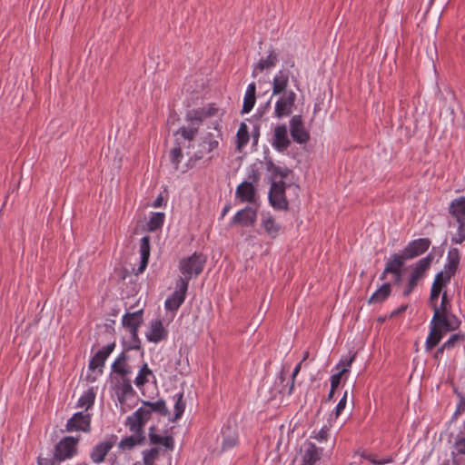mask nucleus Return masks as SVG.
Listing matches in <instances>:
<instances>
[{
	"label": "nucleus",
	"mask_w": 465,
	"mask_h": 465,
	"mask_svg": "<svg viewBox=\"0 0 465 465\" xmlns=\"http://www.w3.org/2000/svg\"><path fill=\"white\" fill-rule=\"evenodd\" d=\"M461 321L453 313L440 314L435 312L430 322V331L425 341V351L430 352L439 345L444 335L457 331Z\"/></svg>",
	"instance_id": "obj_1"
},
{
	"label": "nucleus",
	"mask_w": 465,
	"mask_h": 465,
	"mask_svg": "<svg viewBox=\"0 0 465 465\" xmlns=\"http://www.w3.org/2000/svg\"><path fill=\"white\" fill-rule=\"evenodd\" d=\"M214 129L217 134L206 133L198 143V149L189 158L186 165L188 168H193L196 162L203 159L208 155V161L211 162L214 158L213 152L219 148L220 142L223 139V134L219 127V124H214Z\"/></svg>",
	"instance_id": "obj_2"
},
{
	"label": "nucleus",
	"mask_w": 465,
	"mask_h": 465,
	"mask_svg": "<svg viewBox=\"0 0 465 465\" xmlns=\"http://www.w3.org/2000/svg\"><path fill=\"white\" fill-rule=\"evenodd\" d=\"M460 262V252L458 248L452 247L448 251L447 261L444 264L443 270L435 275L431 288L438 292H443L444 289L450 282L452 277L456 275L459 271Z\"/></svg>",
	"instance_id": "obj_3"
},
{
	"label": "nucleus",
	"mask_w": 465,
	"mask_h": 465,
	"mask_svg": "<svg viewBox=\"0 0 465 465\" xmlns=\"http://www.w3.org/2000/svg\"><path fill=\"white\" fill-rule=\"evenodd\" d=\"M206 257L202 252H194L192 255L184 257L179 262V271L182 276L177 280L186 282L189 286V282L193 277H197L202 273Z\"/></svg>",
	"instance_id": "obj_4"
},
{
	"label": "nucleus",
	"mask_w": 465,
	"mask_h": 465,
	"mask_svg": "<svg viewBox=\"0 0 465 465\" xmlns=\"http://www.w3.org/2000/svg\"><path fill=\"white\" fill-rule=\"evenodd\" d=\"M205 116L202 108L192 109L187 111L185 120L189 123V126H182L175 133L174 135L180 134L183 139L192 142L195 139L199 133V128L205 120Z\"/></svg>",
	"instance_id": "obj_5"
},
{
	"label": "nucleus",
	"mask_w": 465,
	"mask_h": 465,
	"mask_svg": "<svg viewBox=\"0 0 465 465\" xmlns=\"http://www.w3.org/2000/svg\"><path fill=\"white\" fill-rule=\"evenodd\" d=\"M287 186L283 181H273L271 183L268 200L270 205L276 211L289 210V201L285 193Z\"/></svg>",
	"instance_id": "obj_6"
},
{
	"label": "nucleus",
	"mask_w": 465,
	"mask_h": 465,
	"mask_svg": "<svg viewBox=\"0 0 465 465\" xmlns=\"http://www.w3.org/2000/svg\"><path fill=\"white\" fill-rule=\"evenodd\" d=\"M149 420V411H145V408L140 407L131 415L126 417L124 426L127 427L134 434L145 436L144 427Z\"/></svg>",
	"instance_id": "obj_7"
},
{
	"label": "nucleus",
	"mask_w": 465,
	"mask_h": 465,
	"mask_svg": "<svg viewBox=\"0 0 465 465\" xmlns=\"http://www.w3.org/2000/svg\"><path fill=\"white\" fill-rule=\"evenodd\" d=\"M117 440L118 437L115 434H110L104 440L96 443L90 452L91 460L96 464L104 462L110 450L116 444Z\"/></svg>",
	"instance_id": "obj_8"
},
{
	"label": "nucleus",
	"mask_w": 465,
	"mask_h": 465,
	"mask_svg": "<svg viewBox=\"0 0 465 465\" xmlns=\"http://www.w3.org/2000/svg\"><path fill=\"white\" fill-rule=\"evenodd\" d=\"M78 438L67 436L62 439L54 448V457L59 462L72 458L76 453Z\"/></svg>",
	"instance_id": "obj_9"
},
{
	"label": "nucleus",
	"mask_w": 465,
	"mask_h": 465,
	"mask_svg": "<svg viewBox=\"0 0 465 465\" xmlns=\"http://www.w3.org/2000/svg\"><path fill=\"white\" fill-rule=\"evenodd\" d=\"M175 288V291L164 302L165 309L170 312H176L181 307L188 291L186 282L182 280H176Z\"/></svg>",
	"instance_id": "obj_10"
},
{
	"label": "nucleus",
	"mask_w": 465,
	"mask_h": 465,
	"mask_svg": "<svg viewBox=\"0 0 465 465\" xmlns=\"http://www.w3.org/2000/svg\"><path fill=\"white\" fill-rule=\"evenodd\" d=\"M295 101L296 94L292 90L285 92L275 103L274 116L279 119L289 116L292 113Z\"/></svg>",
	"instance_id": "obj_11"
},
{
	"label": "nucleus",
	"mask_w": 465,
	"mask_h": 465,
	"mask_svg": "<svg viewBox=\"0 0 465 465\" xmlns=\"http://www.w3.org/2000/svg\"><path fill=\"white\" fill-rule=\"evenodd\" d=\"M290 132L293 141L299 144L307 143L310 141V133L304 127L301 114H294L291 118Z\"/></svg>",
	"instance_id": "obj_12"
},
{
	"label": "nucleus",
	"mask_w": 465,
	"mask_h": 465,
	"mask_svg": "<svg viewBox=\"0 0 465 465\" xmlns=\"http://www.w3.org/2000/svg\"><path fill=\"white\" fill-rule=\"evenodd\" d=\"M430 244L431 242L429 238H418L409 242L401 252L407 260L410 261L425 253Z\"/></svg>",
	"instance_id": "obj_13"
},
{
	"label": "nucleus",
	"mask_w": 465,
	"mask_h": 465,
	"mask_svg": "<svg viewBox=\"0 0 465 465\" xmlns=\"http://www.w3.org/2000/svg\"><path fill=\"white\" fill-rule=\"evenodd\" d=\"M65 429L67 431H84L91 430V416L82 411L75 412L66 422Z\"/></svg>",
	"instance_id": "obj_14"
},
{
	"label": "nucleus",
	"mask_w": 465,
	"mask_h": 465,
	"mask_svg": "<svg viewBox=\"0 0 465 465\" xmlns=\"http://www.w3.org/2000/svg\"><path fill=\"white\" fill-rule=\"evenodd\" d=\"M115 342H111L99 350L90 360L88 369L92 371H98V374H102L106 359L114 351Z\"/></svg>",
	"instance_id": "obj_15"
},
{
	"label": "nucleus",
	"mask_w": 465,
	"mask_h": 465,
	"mask_svg": "<svg viewBox=\"0 0 465 465\" xmlns=\"http://www.w3.org/2000/svg\"><path fill=\"white\" fill-rule=\"evenodd\" d=\"M257 220V209L245 206L238 211L231 221V225L239 224L242 227L253 226Z\"/></svg>",
	"instance_id": "obj_16"
},
{
	"label": "nucleus",
	"mask_w": 465,
	"mask_h": 465,
	"mask_svg": "<svg viewBox=\"0 0 465 465\" xmlns=\"http://www.w3.org/2000/svg\"><path fill=\"white\" fill-rule=\"evenodd\" d=\"M407 261V258L404 256L401 251L392 253L385 263V267L380 275V280H385L387 275L391 272L402 271V268Z\"/></svg>",
	"instance_id": "obj_17"
},
{
	"label": "nucleus",
	"mask_w": 465,
	"mask_h": 465,
	"mask_svg": "<svg viewBox=\"0 0 465 465\" xmlns=\"http://www.w3.org/2000/svg\"><path fill=\"white\" fill-rule=\"evenodd\" d=\"M322 449L317 447L313 442L306 441L302 451L300 465H315L322 458Z\"/></svg>",
	"instance_id": "obj_18"
},
{
	"label": "nucleus",
	"mask_w": 465,
	"mask_h": 465,
	"mask_svg": "<svg viewBox=\"0 0 465 465\" xmlns=\"http://www.w3.org/2000/svg\"><path fill=\"white\" fill-rule=\"evenodd\" d=\"M272 147L278 152H284L291 145V140L288 137V131L285 124H279L274 128L272 141Z\"/></svg>",
	"instance_id": "obj_19"
},
{
	"label": "nucleus",
	"mask_w": 465,
	"mask_h": 465,
	"mask_svg": "<svg viewBox=\"0 0 465 465\" xmlns=\"http://www.w3.org/2000/svg\"><path fill=\"white\" fill-rule=\"evenodd\" d=\"M130 356L127 350H123L122 352L116 357L112 363L111 369L115 376L125 377L130 376L132 373V367L128 363Z\"/></svg>",
	"instance_id": "obj_20"
},
{
	"label": "nucleus",
	"mask_w": 465,
	"mask_h": 465,
	"mask_svg": "<svg viewBox=\"0 0 465 465\" xmlns=\"http://www.w3.org/2000/svg\"><path fill=\"white\" fill-rule=\"evenodd\" d=\"M115 390L120 403L125 402L126 398L135 395L136 392L132 386V381L129 376H115Z\"/></svg>",
	"instance_id": "obj_21"
},
{
	"label": "nucleus",
	"mask_w": 465,
	"mask_h": 465,
	"mask_svg": "<svg viewBox=\"0 0 465 465\" xmlns=\"http://www.w3.org/2000/svg\"><path fill=\"white\" fill-rule=\"evenodd\" d=\"M168 331L163 327V322L160 319L152 321L150 322L149 331L146 332V339L153 343H158L161 341L166 340Z\"/></svg>",
	"instance_id": "obj_22"
},
{
	"label": "nucleus",
	"mask_w": 465,
	"mask_h": 465,
	"mask_svg": "<svg viewBox=\"0 0 465 465\" xmlns=\"http://www.w3.org/2000/svg\"><path fill=\"white\" fill-rule=\"evenodd\" d=\"M261 227L271 240H275L280 235L282 229V225L277 223L275 218L269 213L262 215Z\"/></svg>",
	"instance_id": "obj_23"
},
{
	"label": "nucleus",
	"mask_w": 465,
	"mask_h": 465,
	"mask_svg": "<svg viewBox=\"0 0 465 465\" xmlns=\"http://www.w3.org/2000/svg\"><path fill=\"white\" fill-rule=\"evenodd\" d=\"M235 197L240 203H252L256 200V188L252 183L243 181L236 187Z\"/></svg>",
	"instance_id": "obj_24"
},
{
	"label": "nucleus",
	"mask_w": 465,
	"mask_h": 465,
	"mask_svg": "<svg viewBox=\"0 0 465 465\" xmlns=\"http://www.w3.org/2000/svg\"><path fill=\"white\" fill-rule=\"evenodd\" d=\"M148 437L150 443L155 446H163L167 450L173 451L174 449V439L172 435L162 436L156 433L154 425L149 428Z\"/></svg>",
	"instance_id": "obj_25"
},
{
	"label": "nucleus",
	"mask_w": 465,
	"mask_h": 465,
	"mask_svg": "<svg viewBox=\"0 0 465 465\" xmlns=\"http://www.w3.org/2000/svg\"><path fill=\"white\" fill-rule=\"evenodd\" d=\"M140 255L141 261L138 268L135 270V274H141L146 269L151 253V237L149 235H145L142 237L140 240Z\"/></svg>",
	"instance_id": "obj_26"
},
{
	"label": "nucleus",
	"mask_w": 465,
	"mask_h": 465,
	"mask_svg": "<svg viewBox=\"0 0 465 465\" xmlns=\"http://www.w3.org/2000/svg\"><path fill=\"white\" fill-rule=\"evenodd\" d=\"M143 322V310H138L134 312H126L122 318V324L129 331L139 330Z\"/></svg>",
	"instance_id": "obj_27"
},
{
	"label": "nucleus",
	"mask_w": 465,
	"mask_h": 465,
	"mask_svg": "<svg viewBox=\"0 0 465 465\" xmlns=\"http://www.w3.org/2000/svg\"><path fill=\"white\" fill-rule=\"evenodd\" d=\"M434 260L432 252H429L425 257L420 259L413 264L411 274L421 280L425 277L426 272L430 270Z\"/></svg>",
	"instance_id": "obj_28"
},
{
	"label": "nucleus",
	"mask_w": 465,
	"mask_h": 465,
	"mask_svg": "<svg viewBox=\"0 0 465 465\" xmlns=\"http://www.w3.org/2000/svg\"><path fill=\"white\" fill-rule=\"evenodd\" d=\"M450 215L457 222H465V196L453 199L448 208Z\"/></svg>",
	"instance_id": "obj_29"
},
{
	"label": "nucleus",
	"mask_w": 465,
	"mask_h": 465,
	"mask_svg": "<svg viewBox=\"0 0 465 465\" xmlns=\"http://www.w3.org/2000/svg\"><path fill=\"white\" fill-rule=\"evenodd\" d=\"M289 84V73L284 70H280L272 80V94H284Z\"/></svg>",
	"instance_id": "obj_30"
},
{
	"label": "nucleus",
	"mask_w": 465,
	"mask_h": 465,
	"mask_svg": "<svg viewBox=\"0 0 465 465\" xmlns=\"http://www.w3.org/2000/svg\"><path fill=\"white\" fill-rule=\"evenodd\" d=\"M277 61V54L273 50L270 51L266 58L260 59L253 66L252 76L255 78L258 74L262 72L264 69L274 67Z\"/></svg>",
	"instance_id": "obj_31"
},
{
	"label": "nucleus",
	"mask_w": 465,
	"mask_h": 465,
	"mask_svg": "<svg viewBox=\"0 0 465 465\" xmlns=\"http://www.w3.org/2000/svg\"><path fill=\"white\" fill-rule=\"evenodd\" d=\"M391 283L384 282L380 288H378L369 298V304H380L384 302L391 294Z\"/></svg>",
	"instance_id": "obj_32"
},
{
	"label": "nucleus",
	"mask_w": 465,
	"mask_h": 465,
	"mask_svg": "<svg viewBox=\"0 0 465 465\" xmlns=\"http://www.w3.org/2000/svg\"><path fill=\"white\" fill-rule=\"evenodd\" d=\"M142 407L145 408V411H149L150 419L152 418L153 412H156L161 416H167L169 414V410L163 399H159L157 401L154 402L149 401H143Z\"/></svg>",
	"instance_id": "obj_33"
},
{
	"label": "nucleus",
	"mask_w": 465,
	"mask_h": 465,
	"mask_svg": "<svg viewBox=\"0 0 465 465\" xmlns=\"http://www.w3.org/2000/svg\"><path fill=\"white\" fill-rule=\"evenodd\" d=\"M223 442L222 450L225 451L237 446L239 442V436L235 430H232L230 426L223 429Z\"/></svg>",
	"instance_id": "obj_34"
},
{
	"label": "nucleus",
	"mask_w": 465,
	"mask_h": 465,
	"mask_svg": "<svg viewBox=\"0 0 465 465\" xmlns=\"http://www.w3.org/2000/svg\"><path fill=\"white\" fill-rule=\"evenodd\" d=\"M145 442V436H139L137 434L132 433V435L125 436L118 443V448L120 450H131L135 446L143 445Z\"/></svg>",
	"instance_id": "obj_35"
},
{
	"label": "nucleus",
	"mask_w": 465,
	"mask_h": 465,
	"mask_svg": "<svg viewBox=\"0 0 465 465\" xmlns=\"http://www.w3.org/2000/svg\"><path fill=\"white\" fill-rule=\"evenodd\" d=\"M255 94H256V84L254 82H252L248 84L246 92H245V95L243 98L242 109V114H248L252 110V108L255 104V101H256Z\"/></svg>",
	"instance_id": "obj_36"
},
{
	"label": "nucleus",
	"mask_w": 465,
	"mask_h": 465,
	"mask_svg": "<svg viewBox=\"0 0 465 465\" xmlns=\"http://www.w3.org/2000/svg\"><path fill=\"white\" fill-rule=\"evenodd\" d=\"M266 170L271 173L272 182L276 181L277 177L282 179L287 178L292 173V170L287 166L281 167L276 165L272 159H267L265 162Z\"/></svg>",
	"instance_id": "obj_37"
},
{
	"label": "nucleus",
	"mask_w": 465,
	"mask_h": 465,
	"mask_svg": "<svg viewBox=\"0 0 465 465\" xmlns=\"http://www.w3.org/2000/svg\"><path fill=\"white\" fill-rule=\"evenodd\" d=\"M150 378H153L155 381V376L153 371L149 368L148 364L144 362L141 366L138 374L134 379V384L137 388L141 389L149 382Z\"/></svg>",
	"instance_id": "obj_38"
},
{
	"label": "nucleus",
	"mask_w": 465,
	"mask_h": 465,
	"mask_svg": "<svg viewBox=\"0 0 465 465\" xmlns=\"http://www.w3.org/2000/svg\"><path fill=\"white\" fill-rule=\"evenodd\" d=\"M165 221V214L162 212L152 213L149 221L146 223L148 232H155L161 229Z\"/></svg>",
	"instance_id": "obj_39"
},
{
	"label": "nucleus",
	"mask_w": 465,
	"mask_h": 465,
	"mask_svg": "<svg viewBox=\"0 0 465 465\" xmlns=\"http://www.w3.org/2000/svg\"><path fill=\"white\" fill-rule=\"evenodd\" d=\"M250 140L249 128L245 123H241L236 134V148L241 151Z\"/></svg>",
	"instance_id": "obj_40"
},
{
	"label": "nucleus",
	"mask_w": 465,
	"mask_h": 465,
	"mask_svg": "<svg viewBox=\"0 0 465 465\" xmlns=\"http://www.w3.org/2000/svg\"><path fill=\"white\" fill-rule=\"evenodd\" d=\"M95 401V391L94 388H89L84 391L78 400L77 406L84 408L85 410L91 409Z\"/></svg>",
	"instance_id": "obj_41"
},
{
	"label": "nucleus",
	"mask_w": 465,
	"mask_h": 465,
	"mask_svg": "<svg viewBox=\"0 0 465 465\" xmlns=\"http://www.w3.org/2000/svg\"><path fill=\"white\" fill-rule=\"evenodd\" d=\"M183 157L181 143L178 140H175L174 146L171 149L169 153V158L171 163L173 165L175 171L179 169V165Z\"/></svg>",
	"instance_id": "obj_42"
},
{
	"label": "nucleus",
	"mask_w": 465,
	"mask_h": 465,
	"mask_svg": "<svg viewBox=\"0 0 465 465\" xmlns=\"http://www.w3.org/2000/svg\"><path fill=\"white\" fill-rule=\"evenodd\" d=\"M451 309L452 305L450 298L449 297L447 292L444 291L441 294L440 303H437L432 309L433 313H435V312H437L438 310V312H440V314H450L452 313Z\"/></svg>",
	"instance_id": "obj_43"
},
{
	"label": "nucleus",
	"mask_w": 465,
	"mask_h": 465,
	"mask_svg": "<svg viewBox=\"0 0 465 465\" xmlns=\"http://www.w3.org/2000/svg\"><path fill=\"white\" fill-rule=\"evenodd\" d=\"M174 401V416L172 419L173 421L179 420L184 412L185 401L183 400V392H178L173 396Z\"/></svg>",
	"instance_id": "obj_44"
},
{
	"label": "nucleus",
	"mask_w": 465,
	"mask_h": 465,
	"mask_svg": "<svg viewBox=\"0 0 465 465\" xmlns=\"http://www.w3.org/2000/svg\"><path fill=\"white\" fill-rule=\"evenodd\" d=\"M465 341V334L462 332H456L450 335V337L443 342V348L447 351H451L456 347L460 346Z\"/></svg>",
	"instance_id": "obj_45"
},
{
	"label": "nucleus",
	"mask_w": 465,
	"mask_h": 465,
	"mask_svg": "<svg viewBox=\"0 0 465 465\" xmlns=\"http://www.w3.org/2000/svg\"><path fill=\"white\" fill-rule=\"evenodd\" d=\"M454 449L456 450V454L465 455V420L463 421L462 429L459 431L456 437Z\"/></svg>",
	"instance_id": "obj_46"
},
{
	"label": "nucleus",
	"mask_w": 465,
	"mask_h": 465,
	"mask_svg": "<svg viewBox=\"0 0 465 465\" xmlns=\"http://www.w3.org/2000/svg\"><path fill=\"white\" fill-rule=\"evenodd\" d=\"M355 358H356V352H353L350 356H346V357L342 356L341 358V360L339 361V362L337 363L335 368L338 370V371L340 370H345L346 375H348L351 371V364L353 363V361H355Z\"/></svg>",
	"instance_id": "obj_47"
},
{
	"label": "nucleus",
	"mask_w": 465,
	"mask_h": 465,
	"mask_svg": "<svg viewBox=\"0 0 465 465\" xmlns=\"http://www.w3.org/2000/svg\"><path fill=\"white\" fill-rule=\"evenodd\" d=\"M159 456V449L153 447L143 451V465H155V460Z\"/></svg>",
	"instance_id": "obj_48"
},
{
	"label": "nucleus",
	"mask_w": 465,
	"mask_h": 465,
	"mask_svg": "<svg viewBox=\"0 0 465 465\" xmlns=\"http://www.w3.org/2000/svg\"><path fill=\"white\" fill-rule=\"evenodd\" d=\"M138 331L139 330L129 331L131 335V343L128 345L124 344V350H127V351H129L131 350L138 351L141 349V340L138 336Z\"/></svg>",
	"instance_id": "obj_49"
},
{
	"label": "nucleus",
	"mask_w": 465,
	"mask_h": 465,
	"mask_svg": "<svg viewBox=\"0 0 465 465\" xmlns=\"http://www.w3.org/2000/svg\"><path fill=\"white\" fill-rule=\"evenodd\" d=\"M458 228L456 234L451 238V242L460 244L465 241V222L457 223Z\"/></svg>",
	"instance_id": "obj_50"
},
{
	"label": "nucleus",
	"mask_w": 465,
	"mask_h": 465,
	"mask_svg": "<svg viewBox=\"0 0 465 465\" xmlns=\"http://www.w3.org/2000/svg\"><path fill=\"white\" fill-rule=\"evenodd\" d=\"M342 378H344V381L347 380L346 371L345 370H340L337 373L332 374L330 378L331 381V387L332 390H336L340 383L341 382Z\"/></svg>",
	"instance_id": "obj_51"
},
{
	"label": "nucleus",
	"mask_w": 465,
	"mask_h": 465,
	"mask_svg": "<svg viewBox=\"0 0 465 465\" xmlns=\"http://www.w3.org/2000/svg\"><path fill=\"white\" fill-rule=\"evenodd\" d=\"M248 182L253 183H257L261 179V173L259 169L255 163L250 165L247 173Z\"/></svg>",
	"instance_id": "obj_52"
},
{
	"label": "nucleus",
	"mask_w": 465,
	"mask_h": 465,
	"mask_svg": "<svg viewBox=\"0 0 465 465\" xmlns=\"http://www.w3.org/2000/svg\"><path fill=\"white\" fill-rule=\"evenodd\" d=\"M201 108L206 119L214 116L219 111L218 107L213 103L209 104H207V106Z\"/></svg>",
	"instance_id": "obj_53"
},
{
	"label": "nucleus",
	"mask_w": 465,
	"mask_h": 465,
	"mask_svg": "<svg viewBox=\"0 0 465 465\" xmlns=\"http://www.w3.org/2000/svg\"><path fill=\"white\" fill-rule=\"evenodd\" d=\"M347 395H348V392L347 391H344L343 393V396L341 397V399L339 401L335 410H334V414H335V417H339L341 412L343 411V410L345 409L346 407V404H347Z\"/></svg>",
	"instance_id": "obj_54"
},
{
	"label": "nucleus",
	"mask_w": 465,
	"mask_h": 465,
	"mask_svg": "<svg viewBox=\"0 0 465 465\" xmlns=\"http://www.w3.org/2000/svg\"><path fill=\"white\" fill-rule=\"evenodd\" d=\"M330 428L324 425L315 435L314 438L320 442L326 441L329 438Z\"/></svg>",
	"instance_id": "obj_55"
},
{
	"label": "nucleus",
	"mask_w": 465,
	"mask_h": 465,
	"mask_svg": "<svg viewBox=\"0 0 465 465\" xmlns=\"http://www.w3.org/2000/svg\"><path fill=\"white\" fill-rule=\"evenodd\" d=\"M301 369H302V362H299L294 367V369L292 371V382H291V385H290L289 390H288V394L289 395H291L292 393V391H293L295 378L299 374Z\"/></svg>",
	"instance_id": "obj_56"
},
{
	"label": "nucleus",
	"mask_w": 465,
	"mask_h": 465,
	"mask_svg": "<svg viewBox=\"0 0 465 465\" xmlns=\"http://www.w3.org/2000/svg\"><path fill=\"white\" fill-rule=\"evenodd\" d=\"M440 294H442L440 292H438L437 290L430 288L429 303H430V306L431 307V309H433L434 306L438 303V299Z\"/></svg>",
	"instance_id": "obj_57"
},
{
	"label": "nucleus",
	"mask_w": 465,
	"mask_h": 465,
	"mask_svg": "<svg viewBox=\"0 0 465 465\" xmlns=\"http://www.w3.org/2000/svg\"><path fill=\"white\" fill-rule=\"evenodd\" d=\"M59 461L55 460V457L54 456L53 459H43L38 458L37 459V465H56Z\"/></svg>",
	"instance_id": "obj_58"
},
{
	"label": "nucleus",
	"mask_w": 465,
	"mask_h": 465,
	"mask_svg": "<svg viewBox=\"0 0 465 465\" xmlns=\"http://www.w3.org/2000/svg\"><path fill=\"white\" fill-rule=\"evenodd\" d=\"M364 458L366 460H370L372 464H375V465H383V464L391 463L392 461L391 459L375 460L371 456H364Z\"/></svg>",
	"instance_id": "obj_59"
},
{
	"label": "nucleus",
	"mask_w": 465,
	"mask_h": 465,
	"mask_svg": "<svg viewBox=\"0 0 465 465\" xmlns=\"http://www.w3.org/2000/svg\"><path fill=\"white\" fill-rule=\"evenodd\" d=\"M419 281L420 280L415 277L414 275L410 274L406 285L414 291L415 288L418 286Z\"/></svg>",
	"instance_id": "obj_60"
},
{
	"label": "nucleus",
	"mask_w": 465,
	"mask_h": 465,
	"mask_svg": "<svg viewBox=\"0 0 465 465\" xmlns=\"http://www.w3.org/2000/svg\"><path fill=\"white\" fill-rule=\"evenodd\" d=\"M447 349L443 348V344H441L433 353L432 357L435 361H440L443 356L444 351H446Z\"/></svg>",
	"instance_id": "obj_61"
},
{
	"label": "nucleus",
	"mask_w": 465,
	"mask_h": 465,
	"mask_svg": "<svg viewBox=\"0 0 465 465\" xmlns=\"http://www.w3.org/2000/svg\"><path fill=\"white\" fill-rule=\"evenodd\" d=\"M457 395L460 399L457 404V406H459V411H465V395L462 392H458Z\"/></svg>",
	"instance_id": "obj_62"
},
{
	"label": "nucleus",
	"mask_w": 465,
	"mask_h": 465,
	"mask_svg": "<svg viewBox=\"0 0 465 465\" xmlns=\"http://www.w3.org/2000/svg\"><path fill=\"white\" fill-rule=\"evenodd\" d=\"M407 309H408V304H402L396 310L392 311L390 317L391 318L396 317V316L400 315L401 313H403Z\"/></svg>",
	"instance_id": "obj_63"
},
{
	"label": "nucleus",
	"mask_w": 465,
	"mask_h": 465,
	"mask_svg": "<svg viewBox=\"0 0 465 465\" xmlns=\"http://www.w3.org/2000/svg\"><path fill=\"white\" fill-rule=\"evenodd\" d=\"M163 196L162 193H160L156 199L153 202L152 206L153 208H160L163 205Z\"/></svg>",
	"instance_id": "obj_64"
}]
</instances>
